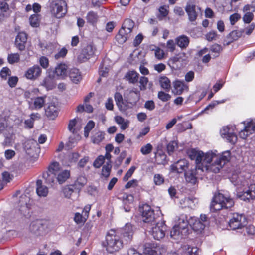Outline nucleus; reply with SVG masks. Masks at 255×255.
I'll return each mask as SVG.
<instances>
[{"label":"nucleus","mask_w":255,"mask_h":255,"mask_svg":"<svg viewBox=\"0 0 255 255\" xmlns=\"http://www.w3.org/2000/svg\"><path fill=\"white\" fill-rule=\"evenodd\" d=\"M78 191L76 190L75 187L72 185L65 186L62 189V193L65 198H71L72 194L74 193H77Z\"/></svg>","instance_id":"72a5a7b5"},{"label":"nucleus","mask_w":255,"mask_h":255,"mask_svg":"<svg viewBox=\"0 0 255 255\" xmlns=\"http://www.w3.org/2000/svg\"><path fill=\"white\" fill-rule=\"evenodd\" d=\"M247 224V220L243 214L234 213L232 218L229 221V225L231 229L237 230L240 233L244 226Z\"/></svg>","instance_id":"0eeeda50"},{"label":"nucleus","mask_w":255,"mask_h":255,"mask_svg":"<svg viewBox=\"0 0 255 255\" xmlns=\"http://www.w3.org/2000/svg\"><path fill=\"white\" fill-rule=\"evenodd\" d=\"M86 183L87 179L84 176H79L73 185L75 187L76 190L79 192Z\"/></svg>","instance_id":"c9c22d12"},{"label":"nucleus","mask_w":255,"mask_h":255,"mask_svg":"<svg viewBox=\"0 0 255 255\" xmlns=\"http://www.w3.org/2000/svg\"><path fill=\"white\" fill-rule=\"evenodd\" d=\"M241 15L239 13H235L230 16L229 19L232 25H234L240 19Z\"/></svg>","instance_id":"774afa93"},{"label":"nucleus","mask_w":255,"mask_h":255,"mask_svg":"<svg viewBox=\"0 0 255 255\" xmlns=\"http://www.w3.org/2000/svg\"><path fill=\"white\" fill-rule=\"evenodd\" d=\"M56 179L59 184L63 183L70 176L69 171L65 170L60 173H58Z\"/></svg>","instance_id":"58836bf2"},{"label":"nucleus","mask_w":255,"mask_h":255,"mask_svg":"<svg viewBox=\"0 0 255 255\" xmlns=\"http://www.w3.org/2000/svg\"><path fill=\"white\" fill-rule=\"evenodd\" d=\"M167 227L163 222H158L156 225L152 228V235L156 240H160L165 236V231Z\"/></svg>","instance_id":"2eb2a0df"},{"label":"nucleus","mask_w":255,"mask_h":255,"mask_svg":"<svg viewBox=\"0 0 255 255\" xmlns=\"http://www.w3.org/2000/svg\"><path fill=\"white\" fill-rule=\"evenodd\" d=\"M28 201H29V199L26 196H21L19 200V210L22 215L25 216L29 214L30 208V205L27 203Z\"/></svg>","instance_id":"4be33fe9"},{"label":"nucleus","mask_w":255,"mask_h":255,"mask_svg":"<svg viewBox=\"0 0 255 255\" xmlns=\"http://www.w3.org/2000/svg\"><path fill=\"white\" fill-rule=\"evenodd\" d=\"M185 56V54L184 53H179L176 56L170 58L168 61V65L172 68L175 69L176 68L175 67V66L176 64V63L180 61L181 59H183Z\"/></svg>","instance_id":"f704fd0d"},{"label":"nucleus","mask_w":255,"mask_h":255,"mask_svg":"<svg viewBox=\"0 0 255 255\" xmlns=\"http://www.w3.org/2000/svg\"><path fill=\"white\" fill-rule=\"evenodd\" d=\"M254 15L252 12H246L243 17V20L245 23H250L253 20Z\"/></svg>","instance_id":"338daca9"},{"label":"nucleus","mask_w":255,"mask_h":255,"mask_svg":"<svg viewBox=\"0 0 255 255\" xmlns=\"http://www.w3.org/2000/svg\"><path fill=\"white\" fill-rule=\"evenodd\" d=\"M42 85L48 89H52L54 86L52 77L49 76L45 77L42 81Z\"/></svg>","instance_id":"a18cd8bd"},{"label":"nucleus","mask_w":255,"mask_h":255,"mask_svg":"<svg viewBox=\"0 0 255 255\" xmlns=\"http://www.w3.org/2000/svg\"><path fill=\"white\" fill-rule=\"evenodd\" d=\"M56 175L57 174L47 171L43 173V177L45 179L47 184H51L56 179Z\"/></svg>","instance_id":"ea45409f"},{"label":"nucleus","mask_w":255,"mask_h":255,"mask_svg":"<svg viewBox=\"0 0 255 255\" xmlns=\"http://www.w3.org/2000/svg\"><path fill=\"white\" fill-rule=\"evenodd\" d=\"M188 155L191 160H195L196 165L198 164H202L209 161L205 160V159L207 157V153L204 154L203 152L201 151H198L195 149H192L188 152Z\"/></svg>","instance_id":"f8f14e48"},{"label":"nucleus","mask_w":255,"mask_h":255,"mask_svg":"<svg viewBox=\"0 0 255 255\" xmlns=\"http://www.w3.org/2000/svg\"><path fill=\"white\" fill-rule=\"evenodd\" d=\"M171 96L163 91H160L158 93V98L163 102H166L171 98Z\"/></svg>","instance_id":"e2e57ef3"},{"label":"nucleus","mask_w":255,"mask_h":255,"mask_svg":"<svg viewBox=\"0 0 255 255\" xmlns=\"http://www.w3.org/2000/svg\"><path fill=\"white\" fill-rule=\"evenodd\" d=\"M197 203L198 200L195 198L185 197L180 201V204L183 208L188 207L194 209Z\"/></svg>","instance_id":"b1692460"},{"label":"nucleus","mask_w":255,"mask_h":255,"mask_svg":"<svg viewBox=\"0 0 255 255\" xmlns=\"http://www.w3.org/2000/svg\"><path fill=\"white\" fill-rule=\"evenodd\" d=\"M60 167L59 164L57 162H53L49 166L48 169V172H52L55 174H57L59 172Z\"/></svg>","instance_id":"3c124183"},{"label":"nucleus","mask_w":255,"mask_h":255,"mask_svg":"<svg viewBox=\"0 0 255 255\" xmlns=\"http://www.w3.org/2000/svg\"><path fill=\"white\" fill-rule=\"evenodd\" d=\"M176 42L182 49L186 48L188 46L189 39L187 36L182 35L176 38Z\"/></svg>","instance_id":"2f4dec72"},{"label":"nucleus","mask_w":255,"mask_h":255,"mask_svg":"<svg viewBox=\"0 0 255 255\" xmlns=\"http://www.w3.org/2000/svg\"><path fill=\"white\" fill-rule=\"evenodd\" d=\"M240 233L243 234V236H246V235H255V227L252 225H250L248 226H244L240 231Z\"/></svg>","instance_id":"4c0bfd02"},{"label":"nucleus","mask_w":255,"mask_h":255,"mask_svg":"<svg viewBox=\"0 0 255 255\" xmlns=\"http://www.w3.org/2000/svg\"><path fill=\"white\" fill-rule=\"evenodd\" d=\"M115 100L117 105L120 110H125L126 109L125 107L123 108L122 105L124 104L123 99L122 95L120 93L116 92L115 93Z\"/></svg>","instance_id":"c03bdc74"},{"label":"nucleus","mask_w":255,"mask_h":255,"mask_svg":"<svg viewBox=\"0 0 255 255\" xmlns=\"http://www.w3.org/2000/svg\"><path fill=\"white\" fill-rule=\"evenodd\" d=\"M164 182V178L162 175L155 174L154 176V183L156 185H161Z\"/></svg>","instance_id":"13d9d810"},{"label":"nucleus","mask_w":255,"mask_h":255,"mask_svg":"<svg viewBox=\"0 0 255 255\" xmlns=\"http://www.w3.org/2000/svg\"><path fill=\"white\" fill-rule=\"evenodd\" d=\"M244 32V30L240 31L233 30L231 31L223 41V45L228 46L233 41L237 40L239 38Z\"/></svg>","instance_id":"412c9836"},{"label":"nucleus","mask_w":255,"mask_h":255,"mask_svg":"<svg viewBox=\"0 0 255 255\" xmlns=\"http://www.w3.org/2000/svg\"><path fill=\"white\" fill-rule=\"evenodd\" d=\"M152 149V145L150 143H148L141 148L140 152L143 155H147L151 152Z\"/></svg>","instance_id":"6e6d98bb"},{"label":"nucleus","mask_w":255,"mask_h":255,"mask_svg":"<svg viewBox=\"0 0 255 255\" xmlns=\"http://www.w3.org/2000/svg\"><path fill=\"white\" fill-rule=\"evenodd\" d=\"M104 160L105 157L103 156H99L94 161L93 163V166L96 168H99L104 163Z\"/></svg>","instance_id":"bf43d9fd"},{"label":"nucleus","mask_w":255,"mask_h":255,"mask_svg":"<svg viewBox=\"0 0 255 255\" xmlns=\"http://www.w3.org/2000/svg\"><path fill=\"white\" fill-rule=\"evenodd\" d=\"M58 108L55 105H49L45 109V115L50 120H54L58 116Z\"/></svg>","instance_id":"a878e982"},{"label":"nucleus","mask_w":255,"mask_h":255,"mask_svg":"<svg viewBox=\"0 0 255 255\" xmlns=\"http://www.w3.org/2000/svg\"><path fill=\"white\" fill-rule=\"evenodd\" d=\"M111 168V164L106 163V164L104 165L102 167L101 176L107 179L110 175Z\"/></svg>","instance_id":"37998d69"},{"label":"nucleus","mask_w":255,"mask_h":255,"mask_svg":"<svg viewBox=\"0 0 255 255\" xmlns=\"http://www.w3.org/2000/svg\"><path fill=\"white\" fill-rule=\"evenodd\" d=\"M153 246L155 251V255H161L163 253L165 252L166 249L165 247L162 245H156L153 244Z\"/></svg>","instance_id":"4d7b16f0"},{"label":"nucleus","mask_w":255,"mask_h":255,"mask_svg":"<svg viewBox=\"0 0 255 255\" xmlns=\"http://www.w3.org/2000/svg\"><path fill=\"white\" fill-rule=\"evenodd\" d=\"M210 51L215 53L214 56L217 57L218 56L220 52L222 50V48L220 45L215 44L210 47Z\"/></svg>","instance_id":"864d4df0"},{"label":"nucleus","mask_w":255,"mask_h":255,"mask_svg":"<svg viewBox=\"0 0 255 255\" xmlns=\"http://www.w3.org/2000/svg\"><path fill=\"white\" fill-rule=\"evenodd\" d=\"M46 96L37 97L33 99V103L32 108L34 110H39L45 105Z\"/></svg>","instance_id":"cd10ccee"},{"label":"nucleus","mask_w":255,"mask_h":255,"mask_svg":"<svg viewBox=\"0 0 255 255\" xmlns=\"http://www.w3.org/2000/svg\"><path fill=\"white\" fill-rule=\"evenodd\" d=\"M189 222L186 215L182 214L178 217L177 221L170 232L171 237L178 240L185 238L188 234Z\"/></svg>","instance_id":"f257e3e1"},{"label":"nucleus","mask_w":255,"mask_h":255,"mask_svg":"<svg viewBox=\"0 0 255 255\" xmlns=\"http://www.w3.org/2000/svg\"><path fill=\"white\" fill-rule=\"evenodd\" d=\"M66 3L63 0H51L49 8L51 14L56 18L64 16L67 12Z\"/></svg>","instance_id":"39448f33"},{"label":"nucleus","mask_w":255,"mask_h":255,"mask_svg":"<svg viewBox=\"0 0 255 255\" xmlns=\"http://www.w3.org/2000/svg\"><path fill=\"white\" fill-rule=\"evenodd\" d=\"M161 87L166 92H169L171 88V82L170 80L165 76L161 77L159 80Z\"/></svg>","instance_id":"e433bc0d"},{"label":"nucleus","mask_w":255,"mask_h":255,"mask_svg":"<svg viewBox=\"0 0 255 255\" xmlns=\"http://www.w3.org/2000/svg\"><path fill=\"white\" fill-rule=\"evenodd\" d=\"M234 202L232 199L226 197L221 193L215 195L210 204V210L212 212L222 209H228L233 206Z\"/></svg>","instance_id":"7ed1b4c3"},{"label":"nucleus","mask_w":255,"mask_h":255,"mask_svg":"<svg viewBox=\"0 0 255 255\" xmlns=\"http://www.w3.org/2000/svg\"><path fill=\"white\" fill-rule=\"evenodd\" d=\"M102 245L110 253L117 252L123 247L122 241L113 230H111L107 233L105 240L103 242Z\"/></svg>","instance_id":"f03ea898"},{"label":"nucleus","mask_w":255,"mask_h":255,"mask_svg":"<svg viewBox=\"0 0 255 255\" xmlns=\"http://www.w3.org/2000/svg\"><path fill=\"white\" fill-rule=\"evenodd\" d=\"M202 168V165L199 164L196 165L194 168L185 171L184 176L186 181L192 185H194L197 182L198 179H202L203 176H204Z\"/></svg>","instance_id":"423d86ee"},{"label":"nucleus","mask_w":255,"mask_h":255,"mask_svg":"<svg viewBox=\"0 0 255 255\" xmlns=\"http://www.w3.org/2000/svg\"><path fill=\"white\" fill-rule=\"evenodd\" d=\"M95 123L92 121H89L84 128V136L87 138L89 136V132L94 128Z\"/></svg>","instance_id":"09e8293b"},{"label":"nucleus","mask_w":255,"mask_h":255,"mask_svg":"<svg viewBox=\"0 0 255 255\" xmlns=\"http://www.w3.org/2000/svg\"><path fill=\"white\" fill-rule=\"evenodd\" d=\"M237 195L239 198L245 201L255 200V184H251L247 190L243 192H238Z\"/></svg>","instance_id":"4468645a"},{"label":"nucleus","mask_w":255,"mask_h":255,"mask_svg":"<svg viewBox=\"0 0 255 255\" xmlns=\"http://www.w3.org/2000/svg\"><path fill=\"white\" fill-rule=\"evenodd\" d=\"M139 74L134 71H129L127 72L125 78L130 83L134 84L138 81Z\"/></svg>","instance_id":"473e14b6"},{"label":"nucleus","mask_w":255,"mask_h":255,"mask_svg":"<svg viewBox=\"0 0 255 255\" xmlns=\"http://www.w3.org/2000/svg\"><path fill=\"white\" fill-rule=\"evenodd\" d=\"M27 40V34L24 32H19L15 38L16 42L26 43Z\"/></svg>","instance_id":"052dcab7"},{"label":"nucleus","mask_w":255,"mask_h":255,"mask_svg":"<svg viewBox=\"0 0 255 255\" xmlns=\"http://www.w3.org/2000/svg\"><path fill=\"white\" fill-rule=\"evenodd\" d=\"M177 148L178 143L176 141H170L167 145V150L168 154L171 155Z\"/></svg>","instance_id":"de8ad7c7"},{"label":"nucleus","mask_w":255,"mask_h":255,"mask_svg":"<svg viewBox=\"0 0 255 255\" xmlns=\"http://www.w3.org/2000/svg\"><path fill=\"white\" fill-rule=\"evenodd\" d=\"M184 249L186 250L185 254L186 255H194L197 254L198 249L197 247H190L188 245L184 246Z\"/></svg>","instance_id":"603ef678"},{"label":"nucleus","mask_w":255,"mask_h":255,"mask_svg":"<svg viewBox=\"0 0 255 255\" xmlns=\"http://www.w3.org/2000/svg\"><path fill=\"white\" fill-rule=\"evenodd\" d=\"M69 77L73 83L78 84L82 79V75L79 69L74 68L71 69L69 71Z\"/></svg>","instance_id":"393cba45"},{"label":"nucleus","mask_w":255,"mask_h":255,"mask_svg":"<svg viewBox=\"0 0 255 255\" xmlns=\"http://www.w3.org/2000/svg\"><path fill=\"white\" fill-rule=\"evenodd\" d=\"M29 21L30 25L32 27H36L38 26V16L37 14L32 15L29 18Z\"/></svg>","instance_id":"69168bd1"},{"label":"nucleus","mask_w":255,"mask_h":255,"mask_svg":"<svg viewBox=\"0 0 255 255\" xmlns=\"http://www.w3.org/2000/svg\"><path fill=\"white\" fill-rule=\"evenodd\" d=\"M166 159V155L164 153H159L155 156V160L158 164H164Z\"/></svg>","instance_id":"5fc2aeb1"},{"label":"nucleus","mask_w":255,"mask_h":255,"mask_svg":"<svg viewBox=\"0 0 255 255\" xmlns=\"http://www.w3.org/2000/svg\"><path fill=\"white\" fill-rule=\"evenodd\" d=\"M223 167L222 164L216 161V160H211L208 162L205 163L203 165V170L204 171V175L206 173L210 172L215 173H219Z\"/></svg>","instance_id":"9b49d317"},{"label":"nucleus","mask_w":255,"mask_h":255,"mask_svg":"<svg viewBox=\"0 0 255 255\" xmlns=\"http://www.w3.org/2000/svg\"><path fill=\"white\" fill-rule=\"evenodd\" d=\"M109 71V68L104 66V64L102 63L99 68V74L103 77H106Z\"/></svg>","instance_id":"680f3d73"},{"label":"nucleus","mask_w":255,"mask_h":255,"mask_svg":"<svg viewBox=\"0 0 255 255\" xmlns=\"http://www.w3.org/2000/svg\"><path fill=\"white\" fill-rule=\"evenodd\" d=\"M134 200V197L131 194L128 195L124 194L123 196V200L124 203L123 208L125 212H128L130 211V207L128 204L132 203Z\"/></svg>","instance_id":"c85d7f7f"},{"label":"nucleus","mask_w":255,"mask_h":255,"mask_svg":"<svg viewBox=\"0 0 255 255\" xmlns=\"http://www.w3.org/2000/svg\"><path fill=\"white\" fill-rule=\"evenodd\" d=\"M134 232V228L129 223L126 224L125 227L122 229V235L125 241V244H128L131 242L132 240L133 235Z\"/></svg>","instance_id":"dca6fc26"},{"label":"nucleus","mask_w":255,"mask_h":255,"mask_svg":"<svg viewBox=\"0 0 255 255\" xmlns=\"http://www.w3.org/2000/svg\"><path fill=\"white\" fill-rule=\"evenodd\" d=\"M134 26V22L130 19H126L116 36V39L119 44H123L131 36V32Z\"/></svg>","instance_id":"20e7f679"},{"label":"nucleus","mask_w":255,"mask_h":255,"mask_svg":"<svg viewBox=\"0 0 255 255\" xmlns=\"http://www.w3.org/2000/svg\"><path fill=\"white\" fill-rule=\"evenodd\" d=\"M207 157L205 160L209 161L211 160H216L218 161L224 166L228 162L230 158V152L229 151H226L222 153V155H217L214 152H207Z\"/></svg>","instance_id":"9d476101"},{"label":"nucleus","mask_w":255,"mask_h":255,"mask_svg":"<svg viewBox=\"0 0 255 255\" xmlns=\"http://www.w3.org/2000/svg\"><path fill=\"white\" fill-rule=\"evenodd\" d=\"M98 19V16L97 13L92 11L89 12L86 16L87 22L92 24L96 23Z\"/></svg>","instance_id":"a19ab883"},{"label":"nucleus","mask_w":255,"mask_h":255,"mask_svg":"<svg viewBox=\"0 0 255 255\" xmlns=\"http://www.w3.org/2000/svg\"><path fill=\"white\" fill-rule=\"evenodd\" d=\"M189 162L185 159L179 160L174 164L170 166V169L172 172L181 173L183 171H186V169L188 168Z\"/></svg>","instance_id":"a211bd4d"},{"label":"nucleus","mask_w":255,"mask_h":255,"mask_svg":"<svg viewBox=\"0 0 255 255\" xmlns=\"http://www.w3.org/2000/svg\"><path fill=\"white\" fill-rule=\"evenodd\" d=\"M36 192L38 196L45 197L48 194V188L42 185V181L41 180H38L36 182Z\"/></svg>","instance_id":"c756f323"},{"label":"nucleus","mask_w":255,"mask_h":255,"mask_svg":"<svg viewBox=\"0 0 255 255\" xmlns=\"http://www.w3.org/2000/svg\"><path fill=\"white\" fill-rule=\"evenodd\" d=\"M41 73V68L39 66L35 65L29 68L25 72V76L28 79L34 80Z\"/></svg>","instance_id":"aec40b11"},{"label":"nucleus","mask_w":255,"mask_h":255,"mask_svg":"<svg viewBox=\"0 0 255 255\" xmlns=\"http://www.w3.org/2000/svg\"><path fill=\"white\" fill-rule=\"evenodd\" d=\"M185 9L188 14L189 20L191 22H195L198 16L196 12V5L187 3Z\"/></svg>","instance_id":"5701e85b"},{"label":"nucleus","mask_w":255,"mask_h":255,"mask_svg":"<svg viewBox=\"0 0 255 255\" xmlns=\"http://www.w3.org/2000/svg\"><path fill=\"white\" fill-rule=\"evenodd\" d=\"M67 66L63 63L58 64L55 68L54 73L60 78H64L66 76Z\"/></svg>","instance_id":"bb28decb"},{"label":"nucleus","mask_w":255,"mask_h":255,"mask_svg":"<svg viewBox=\"0 0 255 255\" xmlns=\"http://www.w3.org/2000/svg\"><path fill=\"white\" fill-rule=\"evenodd\" d=\"M0 76L2 78L6 79L8 76L11 75V70L7 67H3L0 71Z\"/></svg>","instance_id":"0e129e2a"},{"label":"nucleus","mask_w":255,"mask_h":255,"mask_svg":"<svg viewBox=\"0 0 255 255\" xmlns=\"http://www.w3.org/2000/svg\"><path fill=\"white\" fill-rule=\"evenodd\" d=\"M230 130L228 127H223L220 131L221 135L223 138H226L229 142L234 144L237 141V136L233 132H230Z\"/></svg>","instance_id":"6ab92c4d"},{"label":"nucleus","mask_w":255,"mask_h":255,"mask_svg":"<svg viewBox=\"0 0 255 255\" xmlns=\"http://www.w3.org/2000/svg\"><path fill=\"white\" fill-rule=\"evenodd\" d=\"M95 50V47L92 44L87 45L82 49L81 52L78 56V60L81 63L86 61L94 54Z\"/></svg>","instance_id":"ddd939ff"},{"label":"nucleus","mask_w":255,"mask_h":255,"mask_svg":"<svg viewBox=\"0 0 255 255\" xmlns=\"http://www.w3.org/2000/svg\"><path fill=\"white\" fill-rule=\"evenodd\" d=\"M245 125L244 129L242 130L239 133V136L242 139H245L252 133V131L255 130V125L252 120L250 121H244L243 122Z\"/></svg>","instance_id":"f3484780"},{"label":"nucleus","mask_w":255,"mask_h":255,"mask_svg":"<svg viewBox=\"0 0 255 255\" xmlns=\"http://www.w3.org/2000/svg\"><path fill=\"white\" fill-rule=\"evenodd\" d=\"M192 229L197 232H201L204 230L206 226L203 224L200 220H196L191 225Z\"/></svg>","instance_id":"79ce46f5"},{"label":"nucleus","mask_w":255,"mask_h":255,"mask_svg":"<svg viewBox=\"0 0 255 255\" xmlns=\"http://www.w3.org/2000/svg\"><path fill=\"white\" fill-rule=\"evenodd\" d=\"M20 60L19 55L18 53H11L8 55L7 61L9 63L12 64L18 63Z\"/></svg>","instance_id":"8fccbe9b"},{"label":"nucleus","mask_w":255,"mask_h":255,"mask_svg":"<svg viewBox=\"0 0 255 255\" xmlns=\"http://www.w3.org/2000/svg\"><path fill=\"white\" fill-rule=\"evenodd\" d=\"M105 133L101 131L96 133L92 137V142L95 144H99L104 138Z\"/></svg>","instance_id":"49530a36"},{"label":"nucleus","mask_w":255,"mask_h":255,"mask_svg":"<svg viewBox=\"0 0 255 255\" xmlns=\"http://www.w3.org/2000/svg\"><path fill=\"white\" fill-rule=\"evenodd\" d=\"M47 222L44 220H37L31 222L29 229L33 234L38 236L42 235L45 232Z\"/></svg>","instance_id":"6e6552de"},{"label":"nucleus","mask_w":255,"mask_h":255,"mask_svg":"<svg viewBox=\"0 0 255 255\" xmlns=\"http://www.w3.org/2000/svg\"><path fill=\"white\" fill-rule=\"evenodd\" d=\"M139 211L144 222L149 223L154 221L155 219L154 211L149 205L146 204L139 207Z\"/></svg>","instance_id":"1a4fd4ad"},{"label":"nucleus","mask_w":255,"mask_h":255,"mask_svg":"<svg viewBox=\"0 0 255 255\" xmlns=\"http://www.w3.org/2000/svg\"><path fill=\"white\" fill-rule=\"evenodd\" d=\"M186 85L183 82L177 80L174 82V90H172V92L175 95H181Z\"/></svg>","instance_id":"7c9ffc66"}]
</instances>
